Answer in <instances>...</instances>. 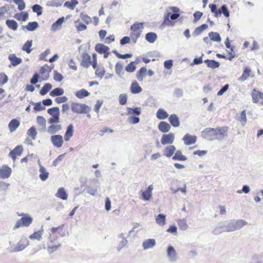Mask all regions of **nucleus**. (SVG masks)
Here are the masks:
<instances>
[{
  "instance_id": "1",
  "label": "nucleus",
  "mask_w": 263,
  "mask_h": 263,
  "mask_svg": "<svg viewBox=\"0 0 263 263\" xmlns=\"http://www.w3.org/2000/svg\"><path fill=\"white\" fill-rule=\"evenodd\" d=\"M229 127L227 126L216 128L206 127L201 132V136L210 141H222L228 136Z\"/></svg>"
},
{
  "instance_id": "2",
  "label": "nucleus",
  "mask_w": 263,
  "mask_h": 263,
  "mask_svg": "<svg viewBox=\"0 0 263 263\" xmlns=\"http://www.w3.org/2000/svg\"><path fill=\"white\" fill-rule=\"evenodd\" d=\"M63 233V226H60L58 227H53L51 229L47 246V249L49 251H55L61 247V244L55 241L59 237L62 236Z\"/></svg>"
},
{
  "instance_id": "3",
  "label": "nucleus",
  "mask_w": 263,
  "mask_h": 263,
  "mask_svg": "<svg viewBox=\"0 0 263 263\" xmlns=\"http://www.w3.org/2000/svg\"><path fill=\"white\" fill-rule=\"evenodd\" d=\"M53 68V66H49L45 64L42 66L39 70V73H35L30 80V83L32 84H35L38 81L39 79H41V81H46L48 80L50 76V72Z\"/></svg>"
},
{
  "instance_id": "4",
  "label": "nucleus",
  "mask_w": 263,
  "mask_h": 263,
  "mask_svg": "<svg viewBox=\"0 0 263 263\" xmlns=\"http://www.w3.org/2000/svg\"><path fill=\"white\" fill-rule=\"evenodd\" d=\"M224 222L227 226V232L239 230L247 224V222L242 219H231L224 221Z\"/></svg>"
},
{
  "instance_id": "5",
  "label": "nucleus",
  "mask_w": 263,
  "mask_h": 263,
  "mask_svg": "<svg viewBox=\"0 0 263 263\" xmlns=\"http://www.w3.org/2000/svg\"><path fill=\"white\" fill-rule=\"evenodd\" d=\"M143 29V23H135L130 27L131 32L130 37L134 43L137 42L138 39L140 36Z\"/></svg>"
},
{
  "instance_id": "6",
  "label": "nucleus",
  "mask_w": 263,
  "mask_h": 263,
  "mask_svg": "<svg viewBox=\"0 0 263 263\" xmlns=\"http://www.w3.org/2000/svg\"><path fill=\"white\" fill-rule=\"evenodd\" d=\"M19 216H22V218L19 219L14 226L13 229H16L21 227H28L32 222V218L27 214H21Z\"/></svg>"
},
{
  "instance_id": "7",
  "label": "nucleus",
  "mask_w": 263,
  "mask_h": 263,
  "mask_svg": "<svg viewBox=\"0 0 263 263\" xmlns=\"http://www.w3.org/2000/svg\"><path fill=\"white\" fill-rule=\"evenodd\" d=\"M71 110L77 114H87L90 110L89 107L85 104L73 102L71 104Z\"/></svg>"
},
{
  "instance_id": "8",
  "label": "nucleus",
  "mask_w": 263,
  "mask_h": 263,
  "mask_svg": "<svg viewBox=\"0 0 263 263\" xmlns=\"http://www.w3.org/2000/svg\"><path fill=\"white\" fill-rule=\"evenodd\" d=\"M167 12L165 13V15L170 17L172 21H176L180 16V10L177 7H170L167 8Z\"/></svg>"
},
{
  "instance_id": "9",
  "label": "nucleus",
  "mask_w": 263,
  "mask_h": 263,
  "mask_svg": "<svg viewBox=\"0 0 263 263\" xmlns=\"http://www.w3.org/2000/svg\"><path fill=\"white\" fill-rule=\"evenodd\" d=\"M95 50L100 54H103L104 58H107L109 54V48L103 44H96Z\"/></svg>"
},
{
  "instance_id": "10",
  "label": "nucleus",
  "mask_w": 263,
  "mask_h": 263,
  "mask_svg": "<svg viewBox=\"0 0 263 263\" xmlns=\"http://www.w3.org/2000/svg\"><path fill=\"white\" fill-rule=\"evenodd\" d=\"M12 173V169L8 165L4 164L0 167V178L2 179L8 178Z\"/></svg>"
},
{
  "instance_id": "11",
  "label": "nucleus",
  "mask_w": 263,
  "mask_h": 263,
  "mask_svg": "<svg viewBox=\"0 0 263 263\" xmlns=\"http://www.w3.org/2000/svg\"><path fill=\"white\" fill-rule=\"evenodd\" d=\"M227 229L224 221L219 222L217 225L213 230L212 233L213 234L217 235L223 232H227Z\"/></svg>"
},
{
  "instance_id": "12",
  "label": "nucleus",
  "mask_w": 263,
  "mask_h": 263,
  "mask_svg": "<svg viewBox=\"0 0 263 263\" xmlns=\"http://www.w3.org/2000/svg\"><path fill=\"white\" fill-rule=\"evenodd\" d=\"M214 13L216 17H219L221 16V14H223L226 17H229L230 16V11L227 6L225 4L222 5Z\"/></svg>"
},
{
  "instance_id": "13",
  "label": "nucleus",
  "mask_w": 263,
  "mask_h": 263,
  "mask_svg": "<svg viewBox=\"0 0 263 263\" xmlns=\"http://www.w3.org/2000/svg\"><path fill=\"white\" fill-rule=\"evenodd\" d=\"M166 252L167 256L171 262H175L177 260L176 251L172 246L169 245L167 247Z\"/></svg>"
},
{
  "instance_id": "14",
  "label": "nucleus",
  "mask_w": 263,
  "mask_h": 263,
  "mask_svg": "<svg viewBox=\"0 0 263 263\" xmlns=\"http://www.w3.org/2000/svg\"><path fill=\"white\" fill-rule=\"evenodd\" d=\"M23 152V147L22 145H20L16 146L13 150L11 151L9 156L11 157L13 161H15L17 157L20 156Z\"/></svg>"
},
{
  "instance_id": "15",
  "label": "nucleus",
  "mask_w": 263,
  "mask_h": 263,
  "mask_svg": "<svg viewBox=\"0 0 263 263\" xmlns=\"http://www.w3.org/2000/svg\"><path fill=\"white\" fill-rule=\"evenodd\" d=\"M51 141L53 145L57 147H61L63 143V137L61 135H56L51 137Z\"/></svg>"
},
{
  "instance_id": "16",
  "label": "nucleus",
  "mask_w": 263,
  "mask_h": 263,
  "mask_svg": "<svg viewBox=\"0 0 263 263\" xmlns=\"http://www.w3.org/2000/svg\"><path fill=\"white\" fill-rule=\"evenodd\" d=\"M182 140L183 141L185 145H190L196 143L197 141V136L186 134L183 137Z\"/></svg>"
},
{
  "instance_id": "17",
  "label": "nucleus",
  "mask_w": 263,
  "mask_h": 263,
  "mask_svg": "<svg viewBox=\"0 0 263 263\" xmlns=\"http://www.w3.org/2000/svg\"><path fill=\"white\" fill-rule=\"evenodd\" d=\"M91 57L87 53H83L82 55V60L81 61V65L82 67L88 68L91 65Z\"/></svg>"
},
{
  "instance_id": "18",
  "label": "nucleus",
  "mask_w": 263,
  "mask_h": 263,
  "mask_svg": "<svg viewBox=\"0 0 263 263\" xmlns=\"http://www.w3.org/2000/svg\"><path fill=\"white\" fill-rule=\"evenodd\" d=\"M251 96L252 98V102L254 103H258L259 99H261L263 98V92L257 90L256 88H254L251 92Z\"/></svg>"
},
{
  "instance_id": "19",
  "label": "nucleus",
  "mask_w": 263,
  "mask_h": 263,
  "mask_svg": "<svg viewBox=\"0 0 263 263\" xmlns=\"http://www.w3.org/2000/svg\"><path fill=\"white\" fill-rule=\"evenodd\" d=\"M153 190V186L152 185H149L146 190L141 191L142 199L144 200H149L152 196V191Z\"/></svg>"
},
{
  "instance_id": "20",
  "label": "nucleus",
  "mask_w": 263,
  "mask_h": 263,
  "mask_svg": "<svg viewBox=\"0 0 263 263\" xmlns=\"http://www.w3.org/2000/svg\"><path fill=\"white\" fill-rule=\"evenodd\" d=\"M130 90L132 93L137 94L140 93L142 91V89L138 83L136 81L134 80L131 84Z\"/></svg>"
},
{
  "instance_id": "21",
  "label": "nucleus",
  "mask_w": 263,
  "mask_h": 263,
  "mask_svg": "<svg viewBox=\"0 0 263 263\" xmlns=\"http://www.w3.org/2000/svg\"><path fill=\"white\" fill-rule=\"evenodd\" d=\"M208 28V25L206 24H203L196 27L192 32V35L194 37H196L200 35L202 32Z\"/></svg>"
},
{
  "instance_id": "22",
  "label": "nucleus",
  "mask_w": 263,
  "mask_h": 263,
  "mask_svg": "<svg viewBox=\"0 0 263 263\" xmlns=\"http://www.w3.org/2000/svg\"><path fill=\"white\" fill-rule=\"evenodd\" d=\"M168 121L174 127H179L180 124L179 119L176 114L171 115L168 117Z\"/></svg>"
},
{
  "instance_id": "23",
  "label": "nucleus",
  "mask_w": 263,
  "mask_h": 263,
  "mask_svg": "<svg viewBox=\"0 0 263 263\" xmlns=\"http://www.w3.org/2000/svg\"><path fill=\"white\" fill-rule=\"evenodd\" d=\"M204 63L206 64L208 67L213 69L220 66V63L214 60L206 59L204 61Z\"/></svg>"
},
{
  "instance_id": "24",
  "label": "nucleus",
  "mask_w": 263,
  "mask_h": 263,
  "mask_svg": "<svg viewBox=\"0 0 263 263\" xmlns=\"http://www.w3.org/2000/svg\"><path fill=\"white\" fill-rule=\"evenodd\" d=\"M147 74V69L145 67L141 68L138 70L136 74L137 79L140 81L142 82L143 79L146 77Z\"/></svg>"
},
{
  "instance_id": "25",
  "label": "nucleus",
  "mask_w": 263,
  "mask_h": 263,
  "mask_svg": "<svg viewBox=\"0 0 263 263\" xmlns=\"http://www.w3.org/2000/svg\"><path fill=\"white\" fill-rule=\"evenodd\" d=\"M20 122L15 119H13L10 121L8 124V127L10 132H14L20 126Z\"/></svg>"
},
{
  "instance_id": "26",
  "label": "nucleus",
  "mask_w": 263,
  "mask_h": 263,
  "mask_svg": "<svg viewBox=\"0 0 263 263\" xmlns=\"http://www.w3.org/2000/svg\"><path fill=\"white\" fill-rule=\"evenodd\" d=\"M9 60L13 66H16L21 64L22 60L21 58L17 57L14 54H11L9 56Z\"/></svg>"
},
{
  "instance_id": "27",
  "label": "nucleus",
  "mask_w": 263,
  "mask_h": 263,
  "mask_svg": "<svg viewBox=\"0 0 263 263\" xmlns=\"http://www.w3.org/2000/svg\"><path fill=\"white\" fill-rule=\"evenodd\" d=\"M172 159L175 161H183L187 160V157L182 155L181 151L178 150L172 157Z\"/></svg>"
},
{
  "instance_id": "28",
  "label": "nucleus",
  "mask_w": 263,
  "mask_h": 263,
  "mask_svg": "<svg viewBox=\"0 0 263 263\" xmlns=\"http://www.w3.org/2000/svg\"><path fill=\"white\" fill-rule=\"evenodd\" d=\"M73 135V127L72 124H69L67 128L66 133L64 135V139L66 141L70 140V138Z\"/></svg>"
},
{
  "instance_id": "29",
  "label": "nucleus",
  "mask_w": 263,
  "mask_h": 263,
  "mask_svg": "<svg viewBox=\"0 0 263 263\" xmlns=\"http://www.w3.org/2000/svg\"><path fill=\"white\" fill-rule=\"evenodd\" d=\"M55 196L57 197L64 200H67L68 198V195L64 187L59 188L55 194Z\"/></svg>"
},
{
  "instance_id": "30",
  "label": "nucleus",
  "mask_w": 263,
  "mask_h": 263,
  "mask_svg": "<svg viewBox=\"0 0 263 263\" xmlns=\"http://www.w3.org/2000/svg\"><path fill=\"white\" fill-rule=\"evenodd\" d=\"M156 244L154 239H148L143 242V247L144 249H148L154 247Z\"/></svg>"
},
{
  "instance_id": "31",
  "label": "nucleus",
  "mask_w": 263,
  "mask_h": 263,
  "mask_svg": "<svg viewBox=\"0 0 263 263\" xmlns=\"http://www.w3.org/2000/svg\"><path fill=\"white\" fill-rule=\"evenodd\" d=\"M64 17H62L59 18L55 22H54L51 26V30L55 31L60 29L62 26V23L64 21Z\"/></svg>"
},
{
  "instance_id": "32",
  "label": "nucleus",
  "mask_w": 263,
  "mask_h": 263,
  "mask_svg": "<svg viewBox=\"0 0 263 263\" xmlns=\"http://www.w3.org/2000/svg\"><path fill=\"white\" fill-rule=\"evenodd\" d=\"M44 230L42 228L41 230L34 232L32 234L29 236L30 239H37L40 240L43 234Z\"/></svg>"
},
{
  "instance_id": "33",
  "label": "nucleus",
  "mask_w": 263,
  "mask_h": 263,
  "mask_svg": "<svg viewBox=\"0 0 263 263\" xmlns=\"http://www.w3.org/2000/svg\"><path fill=\"white\" fill-rule=\"evenodd\" d=\"M208 35L210 40L214 42H220L221 37L219 33L217 32H210L209 33Z\"/></svg>"
},
{
  "instance_id": "34",
  "label": "nucleus",
  "mask_w": 263,
  "mask_h": 263,
  "mask_svg": "<svg viewBox=\"0 0 263 263\" xmlns=\"http://www.w3.org/2000/svg\"><path fill=\"white\" fill-rule=\"evenodd\" d=\"M251 70L249 67H246L244 69L241 76L239 78L238 80L240 81H244L247 80L250 76Z\"/></svg>"
},
{
  "instance_id": "35",
  "label": "nucleus",
  "mask_w": 263,
  "mask_h": 263,
  "mask_svg": "<svg viewBox=\"0 0 263 263\" xmlns=\"http://www.w3.org/2000/svg\"><path fill=\"white\" fill-rule=\"evenodd\" d=\"M40 172L39 177L42 181H45L48 178L49 173L47 172L45 168L42 165L40 167Z\"/></svg>"
},
{
  "instance_id": "36",
  "label": "nucleus",
  "mask_w": 263,
  "mask_h": 263,
  "mask_svg": "<svg viewBox=\"0 0 263 263\" xmlns=\"http://www.w3.org/2000/svg\"><path fill=\"white\" fill-rule=\"evenodd\" d=\"M61 129V124H51V125H50L48 127L47 131L50 134H54L56 132H58L59 130Z\"/></svg>"
},
{
  "instance_id": "37",
  "label": "nucleus",
  "mask_w": 263,
  "mask_h": 263,
  "mask_svg": "<svg viewBox=\"0 0 263 263\" xmlns=\"http://www.w3.org/2000/svg\"><path fill=\"white\" fill-rule=\"evenodd\" d=\"M176 151V147L174 145H170L165 146V157H170L173 156Z\"/></svg>"
},
{
  "instance_id": "38",
  "label": "nucleus",
  "mask_w": 263,
  "mask_h": 263,
  "mask_svg": "<svg viewBox=\"0 0 263 263\" xmlns=\"http://www.w3.org/2000/svg\"><path fill=\"white\" fill-rule=\"evenodd\" d=\"M28 245V241L26 239H21L17 244L16 250L22 251L24 250Z\"/></svg>"
},
{
  "instance_id": "39",
  "label": "nucleus",
  "mask_w": 263,
  "mask_h": 263,
  "mask_svg": "<svg viewBox=\"0 0 263 263\" xmlns=\"http://www.w3.org/2000/svg\"><path fill=\"white\" fill-rule=\"evenodd\" d=\"M177 223L179 229L182 231L186 230L189 227L186 220L184 218L178 220Z\"/></svg>"
},
{
  "instance_id": "40",
  "label": "nucleus",
  "mask_w": 263,
  "mask_h": 263,
  "mask_svg": "<svg viewBox=\"0 0 263 263\" xmlns=\"http://www.w3.org/2000/svg\"><path fill=\"white\" fill-rule=\"evenodd\" d=\"M6 24L9 28L13 30H16L17 29L18 24L17 22L14 20H7L6 22Z\"/></svg>"
},
{
  "instance_id": "41",
  "label": "nucleus",
  "mask_w": 263,
  "mask_h": 263,
  "mask_svg": "<svg viewBox=\"0 0 263 263\" xmlns=\"http://www.w3.org/2000/svg\"><path fill=\"white\" fill-rule=\"evenodd\" d=\"M64 90L61 88H56L50 92V95L52 97L62 96L64 94Z\"/></svg>"
},
{
  "instance_id": "42",
  "label": "nucleus",
  "mask_w": 263,
  "mask_h": 263,
  "mask_svg": "<svg viewBox=\"0 0 263 263\" xmlns=\"http://www.w3.org/2000/svg\"><path fill=\"white\" fill-rule=\"evenodd\" d=\"M75 95L78 98L82 99L88 96L89 95V92H88L85 89H81L80 90L76 92Z\"/></svg>"
},
{
  "instance_id": "43",
  "label": "nucleus",
  "mask_w": 263,
  "mask_h": 263,
  "mask_svg": "<svg viewBox=\"0 0 263 263\" xmlns=\"http://www.w3.org/2000/svg\"><path fill=\"white\" fill-rule=\"evenodd\" d=\"M47 112L52 117L60 116V110L58 107L49 108L47 110Z\"/></svg>"
},
{
  "instance_id": "44",
  "label": "nucleus",
  "mask_w": 263,
  "mask_h": 263,
  "mask_svg": "<svg viewBox=\"0 0 263 263\" xmlns=\"http://www.w3.org/2000/svg\"><path fill=\"white\" fill-rule=\"evenodd\" d=\"M171 191L174 193H176L178 191H180L182 193L185 194L186 193V185L185 183H183L182 187L181 186V185L179 187H173L172 186L171 187Z\"/></svg>"
},
{
  "instance_id": "45",
  "label": "nucleus",
  "mask_w": 263,
  "mask_h": 263,
  "mask_svg": "<svg viewBox=\"0 0 263 263\" xmlns=\"http://www.w3.org/2000/svg\"><path fill=\"white\" fill-rule=\"evenodd\" d=\"M52 88V85L50 83L45 84L40 91L42 96H44Z\"/></svg>"
},
{
  "instance_id": "46",
  "label": "nucleus",
  "mask_w": 263,
  "mask_h": 263,
  "mask_svg": "<svg viewBox=\"0 0 263 263\" xmlns=\"http://www.w3.org/2000/svg\"><path fill=\"white\" fill-rule=\"evenodd\" d=\"M78 4L77 0H71L70 1H66L64 3V6L71 9L73 10L75 8L76 6Z\"/></svg>"
},
{
  "instance_id": "47",
  "label": "nucleus",
  "mask_w": 263,
  "mask_h": 263,
  "mask_svg": "<svg viewBox=\"0 0 263 263\" xmlns=\"http://www.w3.org/2000/svg\"><path fill=\"white\" fill-rule=\"evenodd\" d=\"M15 17L18 21H25L28 18V14L26 12H22L18 14H16Z\"/></svg>"
},
{
  "instance_id": "48",
  "label": "nucleus",
  "mask_w": 263,
  "mask_h": 263,
  "mask_svg": "<svg viewBox=\"0 0 263 263\" xmlns=\"http://www.w3.org/2000/svg\"><path fill=\"white\" fill-rule=\"evenodd\" d=\"M32 45V40H28L23 46L22 50L25 51L27 53H29L31 51V47Z\"/></svg>"
},
{
  "instance_id": "49",
  "label": "nucleus",
  "mask_w": 263,
  "mask_h": 263,
  "mask_svg": "<svg viewBox=\"0 0 263 263\" xmlns=\"http://www.w3.org/2000/svg\"><path fill=\"white\" fill-rule=\"evenodd\" d=\"M145 39L148 42L154 43L157 39V35L154 32H148L146 34Z\"/></svg>"
},
{
  "instance_id": "50",
  "label": "nucleus",
  "mask_w": 263,
  "mask_h": 263,
  "mask_svg": "<svg viewBox=\"0 0 263 263\" xmlns=\"http://www.w3.org/2000/svg\"><path fill=\"white\" fill-rule=\"evenodd\" d=\"M174 134L172 133L165 134V144H172L174 141Z\"/></svg>"
},
{
  "instance_id": "51",
  "label": "nucleus",
  "mask_w": 263,
  "mask_h": 263,
  "mask_svg": "<svg viewBox=\"0 0 263 263\" xmlns=\"http://www.w3.org/2000/svg\"><path fill=\"white\" fill-rule=\"evenodd\" d=\"M204 55L203 53H202L200 57H195L192 63H191L190 65L193 66L195 65H200L204 62V61L202 60V57Z\"/></svg>"
},
{
  "instance_id": "52",
  "label": "nucleus",
  "mask_w": 263,
  "mask_h": 263,
  "mask_svg": "<svg viewBox=\"0 0 263 263\" xmlns=\"http://www.w3.org/2000/svg\"><path fill=\"white\" fill-rule=\"evenodd\" d=\"M27 134L32 139H35L37 135L35 128L34 126L30 127L27 131Z\"/></svg>"
},
{
  "instance_id": "53",
  "label": "nucleus",
  "mask_w": 263,
  "mask_h": 263,
  "mask_svg": "<svg viewBox=\"0 0 263 263\" xmlns=\"http://www.w3.org/2000/svg\"><path fill=\"white\" fill-rule=\"evenodd\" d=\"M135 62H131L125 67V70L126 71L128 72H134L136 68V66L135 65Z\"/></svg>"
},
{
  "instance_id": "54",
  "label": "nucleus",
  "mask_w": 263,
  "mask_h": 263,
  "mask_svg": "<svg viewBox=\"0 0 263 263\" xmlns=\"http://www.w3.org/2000/svg\"><path fill=\"white\" fill-rule=\"evenodd\" d=\"M38 26V24L36 22H29L28 25L26 26V28L28 31H33Z\"/></svg>"
},
{
  "instance_id": "55",
  "label": "nucleus",
  "mask_w": 263,
  "mask_h": 263,
  "mask_svg": "<svg viewBox=\"0 0 263 263\" xmlns=\"http://www.w3.org/2000/svg\"><path fill=\"white\" fill-rule=\"evenodd\" d=\"M105 70L103 67H98L96 69L95 73L96 76L100 78H102L105 74Z\"/></svg>"
},
{
  "instance_id": "56",
  "label": "nucleus",
  "mask_w": 263,
  "mask_h": 263,
  "mask_svg": "<svg viewBox=\"0 0 263 263\" xmlns=\"http://www.w3.org/2000/svg\"><path fill=\"white\" fill-rule=\"evenodd\" d=\"M115 70L116 73L121 76L122 74H123V65L119 63H117L115 65Z\"/></svg>"
},
{
  "instance_id": "57",
  "label": "nucleus",
  "mask_w": 263,
  "mask_h": 263,
  "mask_svg": "<svg viewBox=\"0 0 263 263\" xmlns=\"http://www.w3.org/2000/svg\"><path fill=\"white\" fill-rule=\"evenodd\" d=\"M238 120L240 122H241L243 124H245L247 122L246 110H243L240 112V116L238 118Z\"/></svg>"
},
{
  "instance_id": "58",
  "label": "nucleus",
  "mask_w": 263,
  "mask_h": 263,
  "mask_svg": "<svg viewBox=\"0 0 263 263\" xmlns=\"http://www.w3.org/2000/svg\"><path fill=\"white\" fill-rule=\"evenodd\" d=\"M14 2L17 5L18 9L20 10H23L25 8V4L24 0H13Z\"/></svg>"
},
{
  "instance_id": "59",
  "label": "nucleus",
  "mask_w": 263,
  "mask_h": 263,
  "mask_svg": "<svg viewBox=\"0 0 263 263\" xmlns=\"http://www.w3.org/2000/svg\"><path fill=\"white\" fill-rule=\"evenodd\" d=\"M127 96L126 94L123 93L119 96V103L121 105H125L127 102Z\"/></svg>"
},
{
  "instance_id": "60",
  "label": "nucleus",
  "mask_w": 263,
  "mask_h": 263,
  "mask_svg": "<svg viewBox=\"0 0 263 263\" xmlns=\"http://www.w3.org/2000/svg\"><path fill=\"white\" fill-rule=\"evenodd\" d=\"M8 77L4 73H0V85H3L7 82Z\"/></svg>"
},
{
  "instance_id": "61",
  "label": "nucleus",
  "mask_w": 263,
  "mask_h": 263,
  "mask_svg": "<svg viewBox=\"0 0 263 263\" xmlns=\"http://www.w3.org/2000/svg\"><path fill=\"white\" fill-rule=\"evenodd\" d=\"M229 88V85L228 84H226L220 89V90L217 92V96H222L226 91H227Z\"/></svg>"
},
{
  "instance_id": "62",
  "label": "nucleus",
  "mask_w": 263,
  "mask_h": 263,
  "mask_svg": "<svg viewBox=\"0 0 263 263\" xmlns=\"http://www.w3.org/2000/svg\"><path fill=\"white\" fill-rule=\"evenodd\" d=\"M202 15H203V13L202 12H201L200 11H196L193 14V16H194V20H193V22L194 23H196V22L199 21L201 18Z\"/></svg>"
},
{
  "instance_id": "63",
  "label": "nucleus",
  "mask_w": 263,
  "mask_h": 263,
  "mask_svg": "<svg viewBox=\"0 0 263 263\" xmlns=\"http://www.w3.org/2000/svg\"><path fill=\"white\" fill-rule=\"evenodd\" d=\"M36 122L40 126H45L46 125V120L43 116H37L36 117Z\"/></svg>"
},
{
  "instance_id": "64",
  "label": "nucleus",
  "mask_w": 263,
  "mask_h": 263,
  "mask_svg": "<svg viewBox=\"0 0 263 263\" xmlns=\"http://www.w3.org/2000/svg\"><path fill=\"white\" fill-rule=\"evenodd\" d=\"M250 263H262V258L258 255L254 256L252 258Z\"/></svg>"
}]
</instances>
